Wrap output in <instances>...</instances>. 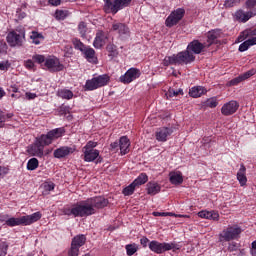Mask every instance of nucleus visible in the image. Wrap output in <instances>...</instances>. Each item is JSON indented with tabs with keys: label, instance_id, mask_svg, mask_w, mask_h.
Returning <instances> with one entry per match:
<instances>
[{
	"label": "nucleus",
	"instance_id": "nucleus-1",
	"mask_svg": "<svg viewBox=\"0 0 256 256\" xmlns=\"http://www.w3.org/2000/svg\"><path fill=\"white\" fill-rule=\"evenodd\" d=\"M108 204L109 201L104 197H95L74 204L71 207H66L63 209V213L68 216L73 215V217H89V215H95L97 213L96 209H103Z\"/></svg>",
	"mask_w": 256,
	"mask_h": 256
},
{
	"label": "nucleus",
	"instance_id": "nucleus-2",
	"mask_svg": "<svg viewBox=\"0 0 256 256\" xmlns=\"http://www.w3.org/2000/svg\"><path fill=\"white\" fill-rule=\"evenodd\" d=\"M193 61H195V55L186 49L176 55L166 56L163 60V65L165 67H169V65H189Z\"/></svg>",
	"mask_w": 256,
	"mask_h": 256
},
{
	"label": "nucleus",
	"instance_id": "nucleus-3",
	"mask_svg": "<svg viewBox=\"0 0 256 256\" xmlns=\"http://www.w3.org/2000/svg\"><path fill=\"white\" fill-rule=\"evenodd\" d=\"M43 217V214L41 212H35L31 215L22 216L20 218L11 217L6 220V225L8 227H18L19 225H33V223H37L39 219Z\"/></svg>",
	"mask_w": 256,
	"mask_h": 256
},
{
	"label": "nucleus",
	"instance_id": "nucleus-4",
	"mask_svg": "<svg viewBox=\"0 0 256 256\" xmlns=\"http://www.w3.org/2000/svg\"><path fill=\"white\" fill-rule=\"evenodd\" d=\"M110 81L111 77L109 75H99L87 80L84 85V89L85 91H95V89H100V87H105V85H109Z\"/></svg>",
	"mask_w": 256,
	"mask_h": 256
},
{
	"label": "nucleus",
	"instance_id": "nucleus-5",
	"mask_svg": "<svg viewBox=\"0 0 256 256\" xmlns=\"http://www.w3.org/2000/svg\"><path fill=\"white\" fill-rule=\"evenodd\" d=\"M6 41L10 47H23L25 30H12L7 34Z\"/></svg>",
	"mask_w": 256,
	"mask_h": 256
},
{
	"label": "nucleus",
	"instance_id": "nucleus-6",
	"mask_svg": "<svg viewBox=\"0 0 256 256\" xmlns=\"http://www.w3.org/2000/svg\"><path fill=\"white\" fill-rule=\"evenodd\" d=\"M242 233L241 227L239 226H228L219 234V241H235L240 237Z\"/></svg>",
	"mask_w": 256,
	"mask_h": 256
},
{
	"label": "nucleus",
	"instance_id": "nucleus-7",
	"mask_svg": "<svg viewBox=\"0 0 256 256\" xmlns=\"http://www.w3.org/2000/svg\"><path fill=\"white\" fill-rule=\"evenodd\" d=\"M95 147H97V142L94 141L87 142L83 147V159L86 163H93V161L99 157V150L95 149Z\"/></svg>",
	"mask_w": 256,
	"mask_h": 256
},
{
	"label": "nucleus",
	"instance_id": "nucleus-8",
	"mask_svg": "<svg viewBox=\"0 0 256 256\" xmlns=\"http://www.w3.org/2000/svg\"><path fill=\"white\" fill-rule=\"evenodd\" d=\"M150 251L153 253H157L161 255V253H165V251H171V249H175V244L173 243H160L159 241L153 240L149 243Z\"/></svg>",
	"mask_w": 256,
	"mask_h": 256
},
{
	"label": "nucleus",
	"instance_id": "nucleus-9",
	"mask_svg": "<svg viewBox=\"0 0 256 256\" xmlns=\"http://www.w3.org/2000/svg\"><path fill=\"white\" fill-rule=\"evenodd\" d=\"M185 17V9L178 8L170 13L165 21L166 27H175Z\"/></svg>",
	"mask_w": 256,
	"mask_h": 256
},
{
	"label": "nucleus",
	"instance_id": "nucleus-10",
	"mask_svg": "<svg viewBox=\"0 0 256 256\" xmlns=\"http://www.w3.org/2000/svg\"><path fill=\"white\" fill-rule=\"evenodd\" d=\"M42 139L43 137L40 136L36 139V142L28 148L29 155H33L34 157H43V151L48 144L43 142Z\"/></svg>",
	"mask_w": 256,
	"mask_h": 256
},
{
	"label": "nucleus",
	"instance_id": "nucleus-11",
	"mask_svg": "<svg viewBox=\"0 0 256 256\" xmlns=\"http://www.w3.org/2000/svg\"><path fill=\"white\" fill-rule=\"evenodd\" d=\"M139 77H141V71L137 68H130L120 77V81L125 85H129V83H133V81H135V79H139Z\"/></svg>",
	"mask_w": 256,
	"mask_h": 256
},
{
	"label": "nucleus",
	"instance_id": "nucleus-12",
	"mask_svg": "<svg viewBox=\"0 0 256 256\" xmlns=\"http://www.w3.org/2000/svg\"><path fill=\"white\" fill-rule=\"evenodd\" d=\"M65 134V129L57 128L47 133V135H41L42 141L47 145H51L55 139H59V137H63Z\"/></svg>",
	"mask_w": 256,
	"mask_h": 256
},
{
	"label": "nucleus",
	"instance_id": "nucleus-13",
	"mask_svg": "<svg viewBox=\"0 0 256 256\" xmlns=\"http://www.w3.org/2000/svg\"><path fill=\"white\" fill-rule=\"evenodd\" d=\"M239 110V103L235 100L226 102L221 107V114L224 115V117H230V115H235L237 111Z\"/></svg>",
	"mask_w": 256,
	"mask_h": 256
},
{
	"label": "nucleus",
	"instance_id": "nucleus-14",
	"mask_svg": "<svg viewBox=\"0 0 256 256\" xmlns=\"http://www.w3.org/2000/svg\"><path fill=\"white\" fill-rule=\"evenodd\" d=\"M117 147H119L121 155H127L130 151L129 147H131V141H129L127 136H122L119 139V143L114 142L111 144L112 149H117Z\"/></svg>",
	"mask_w": 256,
	"mask_h": 256
},
{
	"label": "nucleus",
	"instance_id": "nucleus-15",
	"mask_svg": "<svg viewBox=\"0 0 256 256\" xmlns=\"http://www.w3.org/2000/svg\"><path fill=\"white\" fill-rule=\"evenodd\" d=\"M44 67H46V69H48V71H52V72L63 71V69H64L63 64H61V62L58 60V58L53 57V56L48 57L45 60Z\"/></svg>",
	"mask_w": 256,
	"mask_h": 256
},
{
	"label": "nucleus",
	"instance_id": "nucleus-16",
	"mask_svg": "<svg viewBox=\"0 0 256 256\" xmlns=\"http://www.w3.org/2000/svg\"><path fill=\"white\" fill-rule=\"evenodd\" d=\"M108 39V33H105L103 30H98L93 42V47H95V49H102V47H105V45H107Z\"/></svg>",
	"mask_w": 256,
	"mask_h": 256
},
{
	"label": "nucleus",
	"instance_id": "nucleus-17",
	"mask_svg": "<svg viewBox=\"0 0 256 256\" xmlns=\"http://www.w3.org/2000/svg\"><path fill=\"white\" fill-rule=\"evenodd\" d=\"M173 135V129L169 127H161L158 128L155 132L156 140H158L160 143H165L169 137Z\"/></svg>",
	"mask_w": 256,
	"mask_h": 256
},
{
	"label": "nucleus",
	"instance_id": "nucleus-18",
	"mask_svg": "<svg viewBox=\"0 0 256 256\" xmlns=\"http://www.w3.org/2000/svg\"><path fill=\"white\" fill-rule=\"evenodd\" d=\"M77 151L76 146H63L54 151V157L56 159H63V157H67V155H71Z\"/></svg>",
	"mask_w": 256,
	"mask_h": 256
},
{
	"label": "nucleus",
	"instance_id": "nucleus-19",
	"mask_svg": "<svg viewBox=\"0 0 256 256\" xmlns=\"http://www.w3.org/2000/svg\"><path fill=\"white\" fill-rule=\"evenodd\" d=\"M111 31H115L120 36L129 35V27H127V24L121 23L119 21H114L112 23Z\"/></svg>",
	"mask_w": 256,
	"mask_h": 256
},
{
	"label": "nucleus",
	"instance_id": "nucleus-20",
	"mask_svg": "<svg viewBox=\"0 0 256 256\" xmlns=\"http://www.w3.org/2000/svg\"><path fill=\"white\" fill-rule=\"evenodd\" d=\"M200 219H208L209 221H219V212L215 210H202L198 212Z\"/></svg>",
	"mask_w": 256,
	"mask_h": 256
},
{
	"label": "nucleus",
	"instance_id": "nucleus-21",
	"mask_svg": "<svg viewBox=\"0 0 256 256\" xmlns=\"http://www.w3.org/2000/svg\"><path fill=\"white\" fill-rule=\"evenodd\" d=\"M256 11L255 12H245L243 10H238L235 13V19L236 21H239L240 23H247L251 19V17H255Z\"/></svg>",
	"mask_w": 256,
	"mask_h": 256
},
{
	"label": "nucleus",
	"instance_id": "nucleus-22",
	"mask_svg": "<svg viewBox=\"0 0 256 256\" xmlns=\"http://www.w3.org/2000/svg\"><path fill=\"white\" fill-rule=\"evenodd\" d=\"M203 49H205V44L199 42V40H194L190 42L187 46V50L190 53H195V55H199Z\"/></svg>",
	"mask_w": 256,
	"mask_h": 256
},
{
	"label": "nucleus",
	"instance_id": "nucleus-23",
	"mask_svg": "<svg viewBox=\"0 0 256 256\" xmlns=\"http://www.w3.org/2000/svg\"><path fill=\"white\" fill-rule=\"evenodd\" d=\"M190 97L193 99H199L202 95H207V90L203 86H194L189 90Z\"/></svg>",
	"mask_w": 256,
	"mask_h": 256
},
{
	"label": "nucleus",
	"instance_id": "nucleus-24",
	"mask_svg": "<svg viewBox=\"0 0 256 256\" xmlns=\"http://www.w3.org/2000/svg\"><path fill=\"white\" fill-rule=\"evenodd\" d=\"M131 4V0H115L110 8V13H117L119 9H123V7H127Z\"/></svg>",
	"mask_w": 256,
	"mask_h": 256
},
{
	"label": "nucleus",
	"instance_id": "nucleus-25",
	"mask_svg": "<svg viewBox=\"0 0 256 256\" xmlns=\"http://www.w3.org/2000/svg\"><path fill=\"white\" fill-rule=\"evenodd\" d=\"M169 181L172 185H181L183 183V173L181 171L170 172Z\"/></svg>",
	"mask_w": 256,
	"mask_h": 256
},
{
	"label": "nucleus",
	"instance_id": "nucleus-26",
	"mask_svg": "<svg viewBox=\"0 0 256 256\" xmlns=\"http://www.w3.org/2000/svg\"><path fill=\"white\" fill-rule=\"evenodd\" d=\"M246 171L247 168H245V165L242 164L237 172V181H239L241 187H245V185H247Z\"/></svg>",
	"mask_w": 256,
	"mask_h": 256
},
{
	"label": "nucleus",
	"instance_id": "nucleus-27",
	"mask_svg": "<svg viewBox=\"0 0 256 256\" xmlns=\"http://www.w3.org/2000/svg\"><path fill=\"white\" fill-rule=\"evenodd\" d=\"M146 191L148 195H157L161 192V185L157 182H149L146 186Z\"/></svg>",
	"mask_w": 256,
	"mask_h": 256
},
{
	"label": "nucleus",
	"instance_id": "nucleus-28",
	"mask_svg": "<svg viewBox=\"0 0 256 256\" xmlns=\"http://www.w3.org/2000/svg\"><path fill=\"white\" fill-rule=\"evenodd\" d=\"M82 53H84L85 58L89 63H97V56L95 55V50L93 48H86Z\"/></svg>",
	"mask_w": 256,
	"mask_h": 256
},
{
	"label": "nucleus",
	"instance_id": "nucleus-29",
	"mask_svg": "<svg viewBox=\"0 0 256 256\" xmlns=\"http://www.w3.org/2000/svg\"><path fill=\"white\" fill-rule=\"evenodd\" d=\"M86 241L87 237H85V235H77L72 239L71 245L80 249V247H83V245H85Z\"/></svg>",
	"mask_w": 256,
	"mask_h": 256
},
{
	"label": "nucleus",
	"instance_id": "nucleus-30",
	"mask_svg": "<svg viewBox=\"0 0 256 256\" xmlns=\"http://www.w3.org/2000/svg\"><path fill=\"white\" fill-rule=\"evenodd\" d=\"M217 105H219L217 97H211L202 102V107H204V109H215Z\"/></svg>",
	"mask_w": 256,
	"mask_h": 256
},
{
	"label": "nucleus",
	"instance_id": "nucleus-31",
	"mask_svg": "<svg viewBox=\"0 0 256 256\" xmlns=\"http://www.w3.org/2000/svg\"><path fill=\"white\" fill-rule=\"evenodd\" d=\"M219 37H221L220 30H212V31L208 32V34H207L208 46L213 45V43H215V40L219 39Z\"/></svg>",
	"mask_w": 256,
	"mask_h": 256
},
{
	"label": "nucleus",
	"instance_id": "nucleus-32",
	"mask_svg": "<svg viewBox=\"0 0 256 256\" xmlns=\"http://www.w3.org/2000/svg\"><path fill=\"white\" fill-rule=\"evenodd\" d=\"M57 96L61 99H66L67 101H69L73 97V92L69 89L64 88L57 91Z\"/></svg>",
	"mask_w": 256,
	"mask_h": 256
},
{
	"label": "nucleus",
	"instance_id": "nucleus-33",
	"mask_svg": "<svg viewBox=\"0 0 256 256\" xmlns=\"http://www.w3.org/2000/svg\"><path fill=\"white\" fill-rule=\"evenodd\" d=\"M30 39H31L32 43H34V45H40L41 41H43V39H45V37H43V34L37 32V31H32L31 35H30Z\"/></svg>",
	"mask_w": 256,
	"mask_h": 256
},
{
	"label": "nucleus",
	"instance_id": "nucleus-34",
	"mask_svg": "<svg viewBox=\"0 0 256 256\" xmlns=\"http://www.w3.org/2000/svg\"><path fill=\"white\" fill-rule=\"evenodd\" d=\"M149 181V177L147 174H140L132 183L135 184L136 187H141V185H145Z\"/></svg>",
	"mask_w": 256,
	"mask_h": 256
},
{
	"label": "nucleus",
	"instance_id": "nucleus-35",
	"mask_svg": "<svg viewBox=\"0 0 256 256\" xmlns=\"http://www.w3.org/2000/svg\"><path fill=\"white\" fill-rule=\"evenodd\" d=\"M41 189L43 191V195H49V193H51V191H53L55 189V183H53V182H44L41 185Z\"/></svg>",
	"mask_w": 256,
	"mask_h": 256
},
{
	"label": "nucleus",
	"instance_id": "nucleus-36",
	"mask_svg": "<svg viewBox=\"0 0 256 256\" xmlns=\"http://www.w3.org/2000/svg\"><path fill=\"white\" fill-rule=\"evenodd\" d=\"M78 33L81 37H87V33H89V27H87V23L80 22L78 24Z\"/></svg>",
	"mask_w": 256,
	"mask_h": 256
},
{
	"label": "nucleus",
	"instance_id": "nucleus-37",
	"mask_svg": "<svg viewBox=\"0 0 256 256\" xmlns=\"http://www.w3.org/2000/svg\"><path fill=\"white\" fill-rule=\"evenodd\" d=\"M106 51L108 52L109 57H117L119 55V51L117 50V46L115 44H108L106 46Z\"/></svg>",
	"mask_w": 256,
	"mask_h": 256
},
{
	"label": "nucleus",
	"instance_id": "nucleus-38",
	"mask_svg": "<svg viewBox=\"0 0 256 256\" xmlns=\"http://www.w3.org/2000/svg\"><path fill=\"white\" fill-rule=\"evenodd\" d=\"M125 249H126V253L128 256H132V255H135V252L136 251H139V245H137L136 243H133V244H127L125 246Z\"/></svg>",
	"mask_w": 256,
	"mask_h": 256
},
{
	"label": "nucleus",
	"instance_id": "nucleus-39",
	"mask_svg": "<svg viewBox=\"0 0 256 256\" xmlns=\"http://www.w3.org/2000/svg\"><path fill=\"white\" fill-rule=\"evenodd\" d=\"M135 189H137V186L132 182L122 190V193L125 197H129V195H133V193H135Z\"/></svg>",
	"mask_w": 256,
	"mask_h": 256
},
{
	"label": "nucleus",
	"instance_id": "nucleus-40",
	"mask_svg": "<svg viewBox=\"0 0 256 256\" xmlns=\"http://www.w3.org/2000/svg\"><path fill=\"white\" fill-rule=\"evenodd\" d=\"M37 167H39V160H37V158H31L27 163V170L35 171Z\"/></svg>",
	"mask_w": 256,
	"mask_h": 256
},
{
	"label": "nucleus",
	"instance_id": "nucleus-41",
	"mask_svg": "<svg viewBox=\"0 0 256 256\" xmlns=\"http://www.w3.org/2000/svg\"><path fill=\"white\" fill-rule=\"evenodd\" d=\"M179 95H183V89L175 90L173 88H170L166 93V97L168 98L179 97Z\"/></svg>",
	"mask_w": 256,
	"mask_h": 256
},
{
	"label": "nucleus",
	"instance_id": "nucleus-42",
	"mask_svg": "<svg viewBox=\"0 0 256 256\" xmlns=\"http://www.w3.org/2000/svg\"><path fill=\"white\" fill-rule=\"evenodd\" d=\"M72 43H73L75 49H78L82 53L87 48V47H85V44H83V42H81V40H79L77 38H73Z\"/></svg>",
	"mask_w": 256,
	"mask_h": 256
},
{
	"label": "nucleus",
	"instance_id": "nucleus-43",
	"mask_svg": "<svg viewBox=\"0 0 256 256\" xmlns=\"http://www.w3.org/2000/svg\"><path fill=\"white\" fill-rule=\"evenodd\" d=\"M67 15H69L67 10H56L55 19H57L58 21H63L67 18Z\"/></svg>",
	"mask_w": 256,
	"mask_h": 256
},
{
	"label": "nucleus",
	"instance_id": "nucleus-44",
	"mask_svg": "<svg viewBox=\"0 0 256 256\" xmlns=\"http://www.w3.org/2000/svg\"><path fill=\"white\" fill-rule=\"evenodd\" d=\"M255 73H256V70L251 69V70H248L247 72H245L244 74H241L240 76L242 77V81H246V79L253 77V75H255Z\"/></svg>",
	"mask_w": 256,
	"mask_h": 256
},
{
	"label": "nucleus",
	"instance_id": "nucleus-45",
	"mask_svg": "<svg viewBox=\"0 0 256 256\" xmlns=\"http://www.w3.org/2000/svg\"><path fill=\"white\" fill-rule=\"evenodd\" d=\"M249 35H256V28L254 30H245L242 32V35L239 36L240 41H243L245 39L243 37H247Z\"/></svg>",
	"mask_w": 256,
	"mask_h": 256
},
{
	"label": "nucleus",
	"instance_id": "nucleus-46",
	"mask_svg": "<svg viewBox=\"0 0 256 256\" xmlns=\"http://www.w3.org/2000/svg\"><path fill=\"white\" fill-rule=\"evenodd\" d=\"M68 256H79V248L71 244V248L68 251Z\"/></svg>",
	"mask_w": 256,
	"mask_h": 256
},
{
	"label": "nucleus",
	"instance_id": "nucleus-47",
	"mask_svg": "<svg viewBox=\"0 0 256 256\" xmlns=\"http://www.w3.org/2000/svg\"><path fill=\"white\" fill-rule=\"evenodd\" d=\"M11 67V63L9 60L0 62V71H9V68Z\"/></svg>",
	"mask_w": 256,
	"mask_h": 256
},
{
	"label": "nucleus",
	"instance_id": "nucleus-48",
	"mask_svg": "<svg viewBox=\"0 0 256 256\" xmlns=\"http://www.w3.org/2000/svg\"><path fill=\"white\" fill-rule=\"evenodd\" d=\"M24 66L26 69H29V71H35V62L33 60L29 59L24 62Z\"/></svg>",
	"mask_w": 256,
	"mask_h": 256
},
{
	"label": "nucleus",
	"instance_id": "nucleus-49",
	"mask_svg": "<svg viewBox=\"0 0 256 256\" xmlns=\"http://www.w3.org/2000/svg\"><path fill=\"white\" fill-rule=\"evenodd\" d=\"M243 82L242 76H238L234 79H232L230 82H228L229 87H233L234 85H239V83Z\"/></svg>",
	"mask_w": 256,
	"mask_h": 256
},
{
	"label": "nucleus",
	"instance_id": "nucleus-50",
	"mask_svg": "<svg viewBox=\"0 0 256 256\" xmlns=\"http://www.w3.org/2000/svg\"><path fill=\"white\" fill-rule=\"evenodd\" d=\"M9 249V245L7 243H2L0 245V256H7V250Z\"/></svg>",
	"mask_w": 256,
	"mask_h": 256
},
{
	"label": "nucleus",
	"instance_id": "nucleus-51",
	"mask_svg": "<svg viewBox=\"0 0 256 256\" xmlns=\"http://www.w3.org/2000/svg\"><path fill=\"white\" fill-rule=\"evenodd\" d=\"M33 61H35L36 63H39L41 65V63H45V56L40 55V54H36L32 57Z\"/></svg>",
	"mask_w": 256,
	"mask_h": 256
},
{
	"label": "nucleus",
	"instance_id": "nucleus-52",
	"mask_svg": "<svg viewBox=\"0 0 256 256\" xmlns=\"http://www.w3.org/2000/svg\"><path fill=\"white\" fill-rule=\"evenodd\" d=\"M104 1H105L104 11L105 13H110L111 7L113 6V0H104Z\"/></svg>",
	"mask_w": 256,
	"mask_h": 256
},
{
	"label": "nucleus",
	"instance_id": "nucleus-53",
	"mask_svg": "<svg viewBox=\"0 0 256 256\" xmlns=\"http://www.w3.org/2000/svg\"><path fill=\"white\" fill-rule=\"evenodd\" d=\"M236 3L235 0H226L224 2V7H235Z\"/></svg>",
	"mask_w": 256,
	"mask_h": 256
},
{
	"label": "nucleus",
	"instance_id": "nucleus-54",
	"mask_svg": "<svg viewBox=\"0 0 256 256\" xmlns=\"http://www.w3.org/2000/svg\"><path fill=\"white\" fill-rule=\"evenodd\" d=\"M247 49H249V44L247 43V41L240 44L239 51L243 52V51H247Z\"/></svg>",
	"mask_w": 256,
	"mask_h": 256
},
{
	"label": "nucleus",
	"instance_id": "nucleus-55",
	"mask_svg": "<svg viewBox=\"0 0 256 256\" xmlns=\"http://www.w3.org/2000/svg\"><path fill=\"white\" fill-rule=\"evenodd\" d=\"M140 245H142V247H147V245H149V238L147 237H142L140 239Z\"/></svg>",
	"mask_w": 256,
	"mask_h": 256
},
{
	"label": "nucleus",
	"instance_id": "nucleus-56",
	"mask_svg": "<svg viewBox=\"0 0 256 256\" xmlns=\"http://www.w3.org/2000/svg\"><path fill=\"white\" fill-rule=\"evenodd\" d=\"M25 96H26V99H28V101H31L32 99H36L37 98V94L31 93V92H26Z\"/></svg>",
	"mask_w": 256,
	"mask_h": 256
},
{
	"label": "nucleus",
	"instance_id": "nucleus-57",
	"mask_svg": "<svg viewBox=\"0 0 256 256\" xmlns=\"http://www.w3.org/2000/svg\"><path fill=\"white\" fill-rule=\"evenodd\" d=\"M250 254L252 256H256V240L253 241L252 244H251Z\"/></svg>",
	"mask_w": 256,
	"mask_h": 256
},
{
	"label": "nucleus",
	"instance_id": "nucleus-58",
	"mask_svg": "<svg viewBox=\"0 0 256 256\" xmlns=\"http://www.w3.org/2000/svg\"><path fill=\"white\" fill-rule=\"evenodd\" d=\"M9 173V168L5 166H0V177L2 175H7Z\"/></svg>",
	"mask_w": 256,
	"mask_h": 256
},
{
	"label": "nucleus",
	"instance_id": "nucleus-59",
	"mask_svg": "<svg viewBox=\"0 0 256 256\" xmlns=\"http://www.w3.org/2000/svg\"><path fill=\"white\" fill-rule=\"evenodd\" d=\"M48 3L53 7H58V5H61V0H48Z\"/></svg>",
	"mask_w": 256,
	"mask_h": 256
},
{
	"label": "nucleus",
	"instance_id": "nucleus-60",
	"mask_svg": "<svg viewBox=\"0 0 256 256\" xmlns=\"http://www.w3.org/2000/svg\"><path fill=\"white\" fill-rule=\"evenodd\" d=\"M246 42L249 45V47L256 45V37L249 38L248 40H246Z\"/></svg>",
	"mask_w": 256,
	"mask_h": 256
},
{
	"label": "nucleus",
	"instance_id": "nucleus-61",
	"mask_svg": "<svg viewBox=\"0 0 256 256\" xmlns=\"http://www.w3.org/2000/svg\"><path fill=\"white\" fill-rule=\"evenodd\" d=\"M246 5H247V7H255V5H256V0H248V1L246 2Z\"/></svg>",
	"mask_w": 256,
	"mask_h": 256
},
{
	"label": "nucleus",
	"instance_id": "nucleus-62",
	"mask_svg": "<svg viewBox=\"0 0 256 256\" xmlns=\"http://www.w3.org/2000/svg\"><path fill=\"white\" fill-rule=\"evenodd\" d=\"M4 123H5V115H3L0 112V128L3 127Z\"/></svg>",
	"mask_w": 256,
	"mask_h": 256
},
{
	"label": "nucleus",
	"instance_id": "nucleus-63",
	"mask_svg": "<svg viewBox=\"0 0 256 256\" xmlns=\"http://www.w3.org/2000/svg\"><path fill=\"white\" fill-rule=\"evenodd\" d=\"M11 89H12L13 93H19V88L17 87V85H12Z\"/></svg>",
	"mask_w": 256,
	"mask_h": 256
},
{
	"label": "nucleus",
	"instance_id": "nucleus-64",
	"mask_svg": "<svg viewBox=\"0 0 256 256\" xmlns=\"http://www.w3.org/2000/svg\"><path fill=\"white\" fill-rule=\"evenodd\" d=\"M5 95H6L5 90H3V88H0V99H3Z\"/></svg>",
	"mask_w": 256,
	"mask_h": 256
}]
</instances>
